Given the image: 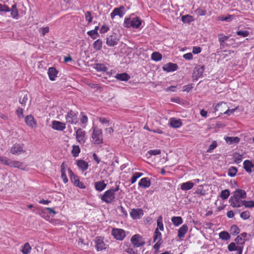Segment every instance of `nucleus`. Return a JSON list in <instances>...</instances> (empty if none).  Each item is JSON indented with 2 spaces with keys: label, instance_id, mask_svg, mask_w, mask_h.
Returning a JSON list of instances; mask_svg holds the SVG:
<instances>
[{
  "label": "nucleus",
  "instance_id": "nucleus-1",
  "mask_svg": "<svg viewBox=\"0 0 254 254\" xmlns=\"http://www.w3.org/2000/svg\"><path fill=\"white\" fill-rule=\"evenodd\" d=\"M246 196V192L244 190H237L229 199L230 205L233 207H240L243 206V200H242L241 199L245 198Z\"/></svg>",
  "mask_w": 254,
  "mask_h": 254
},
{
  "label": "nucleus",
  "instance_id": "nucleus-2",
  "mask_svg": "<svg viewBox=\"0 0 254 254\" xmlns=\"http://www.w3.org/2000/svg\"><path fill=\"white\" fill-rule=\"evenodd\" d=\"M142 23V20L139 17L126 18L124 22V26L126 28L132 27L139 28Z\"/></svg>",
  "mask_w": 254,
  "mask_h": 254
},
{
  "label": "nucleus",
  "instance_id": "nucleus-3",
  "mask_svg": "<svg viewBox=\"0 0 254 254\" xmlns=\"http://www.w3.org/2000/svg\"><path fill=\"white\" fill-rule=\"evenodd\" d=\"M92 141L96 144H100L103 143V135L101 129L97 127H93V132L91 136Z\"/></svg>",
  "mask_w": 254,
  "mask_h": 254
},
{
  "label": "nucleus",
  "instance_id": "nucleus-4",
  "mask_svg": "<svg viewBox=\"0 0 254 254\" xmlns=\"http://www.w3.org/2000/svg\"><path fill=\"white\" fill-rule=\"evenodd\" d=\"M115 198V193L113 189H110L104 192L101 196V199L107 203H111Z\"/></svg>",
  "mask_w": 254,
  "mask_h": 254
},
{
  "label": "nucleus",
  "instance_id": "nucleus-5",
  "mask_svg": "<svg viewBox=\"0 0 254 254\" xmlns=\"http://www.w3.org/2000/svg\"><path fill=\"white\" fill-rule=\"evenodd\" d=\"M67 123L75 125L78 122V113L72 110H70L65 115Z\"/></svg>",
  "mask_w": 254,
  "mask_h": 254
},
{
  "label": "nucleus",
  "instance_id": "nucleus-6",
  "mask_svg": "<svg viewBox=\"0 0 254 254\" xmlns=\"http://www.w3.org/2000/svg\"><path fill=\"white\" fill-rule=\"evenodd\" d=\"M95 247L97 251H101L107 249L108 245L105 243L104 238L96 237L94 240Z\"/></svg>",
  "mask_w": 254,
  "mask_h": 254
},
{
  "label": "nucleus",
  "instance_id": "nucleus-7",
  "mask_svg": "<svg viewBox=\"0 0 254 254\" xmlns=\"http://www.w3.org/2000/svg\"><path fill=\"white\" fill-rule=\"evenodd\" d=\"M111 234L117 240L122 241L126 236L125 230L119 228H113Z\"/></svg>",
  "mask_w": 254,
  "mask_h": 254
},
{
  "label": "nucleus",
  "instance_id": "nucleus-8",
  "mask_svg": "<svg viewBox=\"0 0 254 254\" xmlns=\"http://www.w3.org/2000/svg\"><path fill=\"white\" fill-rule=\"evenodd\" d=\"M24 144L21 143H15L11 147L10 152L13 155H18L21 153H24L25 150L24 149Z\"/></svg>",
  "mask_w": 254,
  "mask_h": 254
},
{
  "label": "nucleus",
  "instance_id": "nucleus-9",
  "mask_svg": "<svg viewBox=\"0 0 254 254\" xmlns=\"http://www.w3.org/2000/svg\"><path fill=\"white\" fill-rule=\"evenodd\" d=\"M130 241L131 244L136 248L143 246L145 244L143 239L139 234H135L132 236Z\"/></svg>",
  "mask_w": 254,
  "mask_h": 254
},
{
  "label": "nucleus",
  "instance_id": "nucleus-10",
  "mask_svg": "<svg viewBox=\"0 0 254 254\" xmlns=\"http://www.w3.org/2000/svg\"><path fill=\"white\" fill-rule=\"evenodd\" d=\"M5 165L23 170H25L26 168V167H23V164L22 162L18 161H13L9 158H7Z\"/></svg>",
  "mask_w": 254,
  "mask_h": 254
},
{
  "label": "nucleus",
  "instance_id": "nucleus-11",
  "mask_svg": "<svg viewBox=\"0 0 254 254\" xmlns=\"http://www.w3.org/2000/svg\"><path fill=\"white\" fill-rule=\"evenodd\" d=\"M86 132L83 130L81 128H78L76 131V139L78 142L80 144H84L85 142Z\"/></svg>",
  "mask_w": 254,
  "mask_h": 254
},
{
  "label": "nucleus",
  "instance_id": "nucleus-12",
  "mask_svg": "<svg viewBox=\"0 0 254 254\" xmlns=\"http://www.w3.org/2000/svg\"><path fill=\"white\" fill-rule=\"evenodd\" d=\"M125 8L124 6H120L119 7H116L114 9L113 11L111 13L110 16L112 19L114 18L116 16H119L122 17L125 14Z\"/></svg>",
  "mask_w": 254,
  "mask_h": 254
},
{
  "label": "nucleus",
  "instance_id": "nucleus-13",
  "mask_svg": "<svg viewBox=\"0 0 254 254\" xmlns=\"http://www.w3.org/2000/svg\"><path fill=\"white\" fill-rule=\"evenodd\" d=\"M143 215V211L140 208H133L130 212V217L133 219H139Z\"/></svg>",
  "mask_w": 254,
  "mask_h": 254
},
{
  "label": "nucleus",
  "instance_id": "nucleus-14",
  "mask_svg": "<svg viewBox=\"0 0 254 254\" xmlns=\"http://www.w3.org/2000/svg\"><path fill=\"white\" fill-rule=\"evenodd\" d=\"M119 39L116 35L112 34L106 38V44L108 46L113 47L118 44Z\"/></svg>",
  "mask_w": 254,
  "mask_h": 254
},
{
  "label": "nucleus",
  "instance_id": "nucleus-15",
  "mask_svg": "<svg viewBox=\"0 0 254 254\" xmlns=\"http://www.w3.org/2000/svg\"><path fill=\"white\" fill-rule=\"evenodd\" d=\"M52 127L57 130H63L65 128V124L58 121L52 122Z\"/></svg>",
  "mask_w": 254,
  "mask_h": 254
},
{
  "label": "nucleus",
  "instance_id": "nucleus-16",
  "mask_svg": "<svg viewBox=\"0 0 254 254\" xmlns=\"http://www.w3.org/2000/svg\"><path fill=\"white\" fill-rule=\"evenodd\" d=\"M150 185L151 181L148 177L142 178L138 183V186L144 189L149 188Z\"/></svg>",
  "mask_w": 254,
  "mask_h": 254
},
{
  "label": "nucleus",
  "instance_id": "nucleus-17",
  "mask_svg": "<svg viewBox=\"0 0 254 254\" xmlns=\"http://www.w3.org/2000/svg\"><path fill=\"white\" fill-rule=\"evenodd\" d=\"M177 68L178 65L177 64L171 63H168L163 66V70L166 71L167 72L175 71L177 69Z\"/></svg>",
  "mask_w": 254,
  "mask_h": 254
},
{
  "label": "nucleus",
  "instance_id": "nucleus-18",
  "mask_svg": "<svg viewBox=\"0 0 254 254\" xmlns=\"http://www.w3.org/2000/svg\"><path fill=\"white\" fill-rule=\"evenodd\" d=\"M107 187V184L105 183V181H100L94 183V187L96 190L98 191H102Z\"/></svg>",
  "mask_w": 254,
  "mask_h": 254
},
{
  "label": "nucleus",
  "instance_id": "nucleus-19",
  "mask_svg": "<svg viewBox=\"0 0 254 254\" xmlns=\"http://www.w3.org/2000/svg\"><path fill=\"white\" fill-rule=\"evenodd\" d=\"M218 41L220 43V48L221 49H224L225 47V42L227 40L229 37L224 35L222 33H220L218 34Z\"/></svg>",
  "mask_w": 254,
  "mask_h": 254
},
{
  "label": "nucleus",
  "instance_id": "nucleus-20",
  "mask_svg": "<svg viewBox=\"0 0 254 254\" xmlns=\"http://www.w3.org/2000/svg\"><path fill=\"white\" fill-rule=\"evenodd\" d=\"M67 166L63 162L61 165V177L63 180V182L66 184L68 182V179L66 175L65 169Z\"/></svg>",
  "mask_w": 254,
  "mask_h": 254
},
{
  "label": "nucleus",
  "instance_id": "nucleus-21",
  "mask_svg": "<svg viewBox=\"0 0 254 254\" xmlns=\"http://www.w3.org/2000/svg\"><path fill=\"white\" fill-rule=\"evenodd\" d=\"M188 230V227L187 225L184 224L178 230V237L180 239L184 238L185 234Z\"/></svg>",
  "mask_w": 254,
  "mask_h": 254
},
{
  "label": "nucleus",
  "instance_id": "nucleus-22",
  "mask_svg": "<svg viewBox=\"0 0 254 254\" xmlns=\"http://www.w3.org/2000/svg\"><path fill=\"white\" fill-rule=\"evenodd\" d=\"M25 121L26 124L31 127H36V123L32 115L27 116L25 119Z\"/></svg>",
  "mask_w": 254,
  "mask_h": 254
},
{
  "label": "nucleus",
  "instance_id": "nucleus-23",
  "mask_svg": "<svg viewBox=\"0 0 254 254\" xmlns=\"http://www.w3.org/2000/svg\"><path fill=\"white\" fill-rule=\"evenodd\" d=\"M76 164L82 172L86 171L89 166L88 163L82 160H78L76 161Z\"/></svg>",
  "mask_w": 254,
  "mask_h": 254
},
{
  "label": "nucleus",
  "instance_id": "nucleus-24",
  "mask_svg": "<svg viewBox=\"0 0 254 254\" xmlns=\"http://www.w3.org/2000/svg\"><path fill=\"white\" fill-rule=\"evenodd\" d=\"M115 77L120 81H127L130 78V76L127 73H117Z\"/></svg>",
  "mask_w": 254,
  "mask_h": 254
},
{
  "label": "nucleus",
  "instance_id": "nucleus-25",
  "mask_svg": "<svg viewBox=\"0 0 254 254\" xmlns=\"http://www.w3.org/2000/svg\"><path fill=\"white\" fill-rule=\"evenodd\" d=\"M48 75L51 80L54 81L57 77L58 72L55 68L50 67L48 69Z\"/></svg>",
  "mask_w": 254,
  "mask_h": 254
},
{
  "label": "nucleus",
  "instance_id": "nucleus-26",
  "mask_svg": "<svg viewBox=\"0 0 254 254\" xmlns=\"http://www.w3.org/2000/svg\"><path fill=\"white\" fill-rule=\"evenodd\" d=\"M170 125L175 128H179L182 126V123L180 119H175V118H171L170 120Z\"/></svg>",
  "mask_w": 254,
  "mask_h": 254
},
{
  "label": "nucleus",
  "instance_id": "nucleus-27",
  "mask_svg": "<svg viewBox=\"0 0 254 254\" xmlns=\"http://www.w3.org/2000/svg\"><path fill=\"white\" fill-rule=\"evenodd\" d=\"M194 186V183L190 181L183 183L181 186V189L183 190H188L191 189Z\"/></svg>",
  "mask_w": 254,
  "mask_h": 254
},
{
  "label": "nucleus",
  "instance_id": "nucleus-28",
  "mask_svg": "<svg viewBox=\"0 0 254 254\" xmlns=\"http://www.w3.org/2000/svg\"><path fill=\"white\" fill-rule=\"evenodd\" d=\"M68 171L70 176V179L72 183L75 185L77 184V181H79L78 177L74 175L72 170L70 168H68Z\"/></svg>",
  "mask_w": 254,
  "mask_h": 254
},
{
  "label": "nucleus",
  "instance_id": "nucleus-29",
  "mask_svg": "<svg viewBox=\"0 0 254 254\" xmlns=\"http://www.w3.org/2000/svg\"><path fill=\"white\" fill-rule=\"evenodd\" d=\"M31 247L28 243H26L22 247L21 252L23 254H29L31 251Z\"/></svg>",
  "mask_w": 254,
  "mask_h": 254
},
{
  "label": "nucleus",
  "instance_id": "nucleus-30",
  "mask_svg": "<svg viewBox=\"0 0 254 254\" xmlns=\"http://www.w3.org/2000/svg\"><path fill=\"white\" fill-rule=\"evenodd\" d=\"M171 221L176 226H178L183 223V219L180 216H174L172 217Z\"/></svg>",
  "mask_w": 254,
  "mask_h": 254
},
{
  "label": "nucleus",
  "instance_id": "nucleus-31",
  "mask_svg": "<svg viewBox=\"0 0 254 254\" xmlns=\"http://www.w3.org/2000/svg\"><path fill=\"white\" fill-rule=\"evenodd\" d=\"M244 168L245 170L248 173H251L252 172V167H253V165L252 163L249 160H245L244 162Z\"/></svg>",
  "mask_w": 254,
  "mask_h": 254
},
{
  "label": "nucleus",
  "instance_id": "nucleus-32",
  "mask_svg": "<svg viewBox=\"0 0 254 254\" xmlns=\"http://www.w3.org/2000/svg\"><path fill=\"white\" fill-rule=\"evenodd\" d=\"M162 234L161 233L158 231V228H156L154 233L153 241L154 242H161Z\"/></svg>",
  "mask_w": 254,
  "mask_h": 254
},
{
  "label": "nucleus",
  "instance_id": "nucleus-33",
  "mask_svg": "<svg viewBox=\"0 0 254 254\" xmlns=\"http://www.w3.org/2000/svg\"><path fill=\"white\" fill-rule=\"evenodd\" d=\"M225 140L227 143L231 144L232 143H237L240 141V138L238 137L227 136L225 138Z\"/></svg>",
  "mask_w": 254,
  "mask_h": 254
},
{
  "label": "nucleus",
  "instance_id": "nucleus-34",
  "mask_svg": "<svg viewBox=\"0 0 254 254\" xmlns=\"http://www.w3.org/2000/svg\"><path fill=\"white\" fill-rule=\"evenodd\" d=\"M11 11V16L14 18L17 19L19 16L18 12L17 9L16 8V5L15 4H13L12 6L11 9H10Z\"/></svg>",
  "mask_w": 254,
  "mask_h": 254
},
{
  "label": "nucleus",
  "instance_id": "nucleus-35",
  "mask_svg": "<svg viewBox=\"0 0 254 254\" xmlns=\"http://www.w3.org/2000/svg\"><path fill=\"white\" fill-rule=\"evenodd\" d=\"M94 68L98 71H106L108 70V67L103 64H95Z\"/></svg>",
  "mask_w": 254,
  "mask_h": 254
},
{
  "label": "nucleus",
  "instance_id": "nucleus-36",
  "mask_svg": "<svg viewBox=\"0 0 254 254\" xmlns=\"http://www.w3.org/2000/svg\"><path fill=\"white\" fill-rule=\"evenodd\" d=\"M72 149L71 150V153L74 157H76L79 155V154L80 152V149L78 145H73L72 146Z\"/></svg>",
  "mask_w": 254,
  "mask_h": 254
},
{
  "label": "nucleus",
  "instance_id": "nucleus-37",
  "mask_svg": "<svg viewBox=\"0 0 254 254\" xmlns=\"http://www.w3.org/2000/svg\"><path fill=\"white\" fill-rule=\"evenodd\" d=\"M143 175V173L140 172L134 173L130 178V183L131 184H134L137 179L140 178Z\"/></svg>",
  "mask_w": 254,
  "mask_h": 254
},
{
  "label": "nucleus",
  "instance_id": "nucleus-38",
  "mask_svg": "<svg viewBox=\"0 0 254 254\" xmlns=\"http://www.w3.org/2000/svg\"><path fill=\"white\" fill-rule=\"evenodd\" d=\"M219 236L220 239L225 241L229 240L231 238L230 234L226 231L221 232Z\"/></svg>",
  "mask_w": 254,
  "mask_h": 254
},
{
  "label": "nucleus",
  "instance_id": "nucleus-39",
  "mask_svg": "<svg viewBox=\"0 0 254 254\" xmlns=\"http://www.w3.org/2000/svg\"><path fill=\"white\" fill-rule=\"evenodd\" d=\"M230 194V191L226 189L221 191L219 196L222 199L224 200L228 198Z\"/></svg>",
  "mask_w": 254,
  "mask_h": 254
},
{
  "label": "nucleus",
  "instance_id": "nucleus-40",
  "mask_svg": "<svg viewBox=\"0 0 254 254\" xmlns=\"http://www.w3.org/2000/svg\"><path fill=\"white\" fill-rule=\"evenodd\" d=\"M181 20L184 23H190L193 20V18L192 16L186 15L182 16Z\"/></svg>",
  "mask_w": 254,
  "mask_h": 254
},
{
  "label": "nucleus",
  "instance_id": "nucleus-41",
  "mask_svg": "<svg viewBox=\"0 0 254 254\" xmlns=\"http://www.w3.org/2000/svg\"><path fill=\"white\" fill-rule=\"evenodd\" d=\"M93 46L96 50L99 51L102 47V41L100 39H98L94 42Z\"/></svg>",
  "mask_w": 254,
  "mask_h": 254
},
{
  "label": "nucleus",
  "instance_id": "nucleus-42",
  "mask_svg": "<svg viewBox=\"0 0 254 254\" xmlns=\"http://www.w3.org/2000/svg\"><path fill=\"white\" fill-rule=\"evenodd\" d=\"M151 59L154 61H159L162 59V55L158 52H153L151 55Z\"/></svg>",
  "mask_w": 254,
  "mask_h": 254
},
{
  "label": "nucleus",
  "instance_id": "nucleus-43",
  "mask_svg": "<svg viewBox=\"0 0 254 254\" xmlns=\"http://www.w3.org/2000/svg\"><path fill=\"white\" fill-rule=\"evenodd\" d=\"M157 228H158V230L159 229L162 231L164 230V225L162 222V217L161 216H160L158 217L157 219Z\"/></svg>",
  "mask_w": 254,
  "mask_h": 254
},
{
  "label": "nucleus",
  "instance_id": "nucleus-44",
  "mask_svg": "<svg viewBox=\"0 0 254 254\" xmlns=\"http://www.w3.org/2000/svg\"><path fill=\"white\" fill-rule=\"evenodd\" d=\"M240 232V230L239 227L236 225H232L230 229L231 234L233 235H236L238 234Z\"/></svg>",
  "mask_w": 254,
  "mask_h": 254
},
{
  "label": "nucleus",
  "instance_id": "nucleus-45",
  "mask_svg": "<svg viewBox=\"0 0 254 254\" xmlns=\"http://www.w3.org/2000/svg\"><path fill=\"white\" fill-rule=\"evenodd\" d=\"M238 172L237 168L235 167H231L228 170V176L233 177H235Z\"/></svg>",
  "mask_w": 254,
  "mask_h": 254
},
{
  "label": "nucleus",
  "instance_id": "nucleus-46",
  "mask_svg": "<svg viewBox=\"0 0 254 254\" xmlns=\"http://www.w3.org/2000/svg\"><path fill=\"white\" fill-rule=\"evenodd\" d=\"M85 18L88 24L90 23L92 21L93 16H92L90 11H88L85 13Z\"/></svg>",
  "mask_w": 254,
  "mask_h": 254
},
{
  "label": "nucleus",
  "instance_id": "nucleus-47",
  "mask_svg": "<svg viewBox=\"0 0 254 254\" xmlns=\"http://www.w3.org/2000/svg\"><path fill=\"white\" fill-rule=\"evenodd\" d=\"M243 205H244L247 208H252L254 207V201L250 200H243Z\"/></svg>",
  "mask_w": 254,
  "mask_h": 254
},
{
  "label": "nucleus",
  "instance_id": "nucleus-48",
  "mask_svg": "<svg viewBox=\"0 0 254 254\" xmlns=\"http://www.w3.org/2000/svg\"><path fill=\"white\" fill-rule=\"evenodd\" d=\"M28 100V95L27 94H26L24 95L22 98L20 97L19 99V103L22 105L23 106H25L26 104V103Z\"/></svg>",
  "mask_w": 254,
  "mask_h": 254
},
{
  "label": "nucleus",
  "instance_id": "nucleus-49",
  "mask_svg": "<svg viewBox=\"0 0 254 254\" xmlns=\"http://www.w3.org/2000/svg\"><path fill=\"white\" fill-rule=\"evenodd\" d=\"M240 217L244 220H247L250 217V213L248 210L244 211L241 213Z\"/></svg>",
  "mask_w": 254,
  "mask_h": 254
},
{
  "label": "nucleus",
  "instance_id": "nucleus-50",
  "mask_svg": "<svg viewBox=\"0 0 254 254\" xmlns=\"http://www.w3.org/2000/svg\"><path fill=\"white\" fill-rule=\"evenodd\" d=\"M125 252L127 253L128 254H137V251L134 248L130 246L126 249Z\"/></svg>",
  "mask_w": 254,
  "mask_h": 254
},
{
  "label": "nucleus",
  "instance_id": "nucleus-51",
  "mask_svg": "<svg viewBox=\"0 0 254 254\" xmlns=\"http://www.w3.org/2000/svg\"><path fill=\"white\" fill-rule=\"evenodd\" d=\"M235 242L238 245H243L245 242V240L243 239L241 236H238L235 239Z\"/></svg>",
  "mask_w": 254,
  "mask_h": 254
},
{
  "label": "nucleus",
  "instance_id": "nucleus-52",
  "mask_svg": "<svg viewBox=\"0 0 254 254\" xmlns=\"http://www.w3.org/2000/svg\"><path fill=\"white\" fill-rule=\"evenodd\" d=\"M87 34L91 37V38L93 39H95L97 37L99 36V34L98 33H96L95 31H94L93 30L88 31Z\"/></svg>",
  "mask_w": 254,
  "mask_h": 254
},
{
  "label": "nucleus",
  "instance_id": "nucleus-53",
  "mask_svg": "<svg viewBox=\"0 0 254 254\" xmlns=\"http://www.w3.org/2000/svg\"><path fill=\"white\" fill-rule=\"evenodd\" d=\"M10 9L6 5L0 3V11L1 12H9Z\"/></svg>",
  "mask_w": 254,
  "mask_h": 254
},
{
  "label": "nucleus",
  "instance_id": "nucleus-54",
  "mask_svg": "<svg viewBox=\"0 0 254 254\" xmlns=\"http://www.w3.org/2000/svg\"><path fill=\"white\" fill-rule=\"evenodd\" d=\"M237 35L241 36L243 37H246L249 36L250 33L248 31H238L236 32Z\"/></svg>",
  "mask_w": 254,
  "mask_h": 254
},
{
  "label": "nucleus",
  "instance_id": "nucleus-55",
  "mask_svg": "<svg viewBox=\"0 0 254 254\" xmlns=\"http://www.w3.org/2000/svg\"><path fill=\"white\" fill-rule=\"evenodd\" d=\"M160 153L161 150L160 149L150 150L147 152V154H148L150 156L157 155L160 154Z\"/></svg>",
  "mask_w": 254,
  "mask_h": 254
},
{
  "label": "nucleus",
  "instance_id": "nucleus-56",
  "mask_svg": "<svg viewBox=\"0 0 254 254\" xmlns=\"http://www.w3.org/2000/svg\"><path fill=\"white\" fill-rule=\"evenodd\" d=\"M195 71L197 72V76H200L202 75V74L204 71V66H199L198 67H195Z\"/></svg>",
  "mask_w": 254,
  "mask_h": 254
},
{
  "label": "nucleus",
  "instance_id": "nucleus-57",
  "mask_svg": "<svg viewBox=\"0 0 254 254\" xmlns=\"http://www.w3.org/2000/svg\"><path fill=\"white\" fill-rule=\"evenodd\" d=\"M236 243L232 242L228 246V250L230 252L236 251L237 246Z\"/></svg>",
  "mask_w": 254,
  "mask_h": 254
},
{
  "label": "nucleus",
  "instance_id": "nucleus-58",
  "mask_svg": "<svg viewBox=\"0 0 254 254\" xmlns=\"http://www.w3.org/2000/svg\"><path fill=\"white\" fill-rule=\"evenodd\" d=\"M195 12L199 16H203L206 14V11L202 8H197L195 10Z\"/></svg>",
  "mask_w": 254,
  "mask_h": 254
},
{
  "label": "nucleus",
  "instance_id": "nucleus-59",
  "mask_svg": "<svg viewBox=\"0 0 254 254\" xmlns=\"http://www.w3.org/2000/svg\"><path fill=\"white\" fill-rule=\"evenodd\" d=\"M234 161L236 163H240L242 160V157L239 154H236L234 155Z\"/></svg>",
  "mask_w": 254,
  "mask_h": 254
},
{
  "label": "nucleus",
  "instance_id": "nucleus-60",
  "mask_svg": "<svg viewBox=\"0 0 254 254\" xmlns=\"http://www.w3.org/2000/svg\"><path fill=\"white\" fill-rule=\"evenodd\" d=\"M81 117L80 118V122L82 124H84L87 122L88 118L83 113H81Z\"/></svg>",
  "mask_w": 254,
  "mask_h": 254
},
{
  "label": "nucleus",
  "instance_id": "nucleus-61",
  "mask_svg": "<svg viewBox=\"0 0 254 254\" xmlns=\"http://www.w3.org/2000/svg\"><path fill=\"white\" fill-rule=\"evenodd\" d=\"M234 17V16L232 15H228L224 17V19H219V20L221 21H231Z\"/></svg>",
  "mask_w": 254,
  "mask_h": 254
},
{
  "label": "nucleus",
  "instance_id": "nucleus-62",
  "mask_svg": "<svg viewBox=\"0 0 254 254\" xmlns=\"http://www.w3.org/2000/svg\"><path fill=\"white\" fill-rule=\"evenodd\" d=\"M16 113L17 115L19 118H22L23 117V109L22 108H19L16 111Z\"/></svg>",
  "mask_w": 254,
  "mask_h": 254
},
{
  "label": "nucleus",
  "instance_id": "nucleus-63",
  "mask_svg": "<svg viewBox=\"0 0 254 254\" xmlns=\"http://www.w3.org/2000/svg\"><path fill=\"white\" fill-rule=\"evenodd\" d=\"M192 88V87L191 85H190V84L186 85L183 86V91L189 92L191 90Z\"/></svg>",
  "mask_w": 254,
  "mask_h": 254
},
{
  "label": "nucleus",
  "instance_id": "nucleus-64",
  "mask_svg": "<svg viewBox=\"0 0 254 254\" xmlns=\"http://www.w3.org/2000/svg\"><path fill=\"white\" fill-rule=\"evenodd\" d=\"M109 27L107 25H103L100 30V33H105L109 30Z\"/></svg>",
  "mask_w": 254,
  "mask_h": 254
}]
</instances>
